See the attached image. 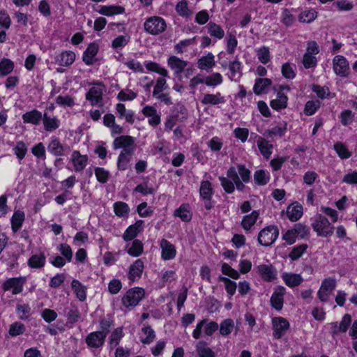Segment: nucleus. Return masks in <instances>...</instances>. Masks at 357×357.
Returning a JSON list of instances; mask_svg holds the SVG:
<instances>
[{
	"label": "nucleus",
	"instance_id": "nucleus-57",
	"mask_svg": "<svg viewBox=\"0 0 357 357\" xmlns=\"http://www.w3.org/2000/svg\"><path fill=\"white\" fill-rule=\"evenodd\" d=\"M146 68L147 70L155 72L164 77H167L168 75L167 70L165 68H161L158 63L154 62H148L146 63Z\"/></svg>",
	"mask_w": 357,
	"mask_h": 357
},
{
	"label": "nucleus",
	"instance_id": "nucleus-46",
	"mask_svg": "<svg viewBox=\"0 0 357 357\" xmlns=\"http://www.w3.org/2000/svg\"><path fill=\"white\" fill-rule=\"evenodd\" d=\"M200 196L204 199H211L213 194V189L211 182L208 181H204L201 183L199 188Z\"/></svg>",
	"mask_w": 357,
	"mask_h": 357
},
{
	"label": "nucleus",
	"instance_id": "nucleus-44",
	"mask_svg": "<svg viewBox=\"0 0 357 357\" xmlns=\"http://www.w3.org/2000/svg\"><path fill=\"white\" fill-rule=\"evenodd\" d=\"M14 63L8 59H3L0 61V76L4 77L10 74L14 69Z\"/></svg>",
	"mask_w": 357,
	"mask_h": 357
},
{
	"label": "nucleus",
	"instance_id": "nucleus-24",
	"mask_svg": "<svg viewBox=\"0 0 357 357\" xmlns=\"http://www.w3.org/2000/svg\"><path fill=\"white\" fill-rule=\"evenodd\" d=\"M42 119V113L37 109L26 112L22 115V119L24 123H30L33 125H38Z\"/></svg>",
	"mask_w": 357,
	"mask_h": 357
},
{
	"label": "nucleus",
	"instance_id": "nucleus-29",
	"mask_svg": "<svg viewBox=\"0 0 357 357\" xmlns=\"http://www.w3.org/2000/svg\"><path fill=\"white\" fill-rule=\"evenodd\" d=\"M46 257L43 253L32 255L28 260V265L32 268H41L44 267Z\"/></svg>",
	"mask_w": 357,
	"mask_h": 357
},
{
	"label": "nucleus",
	"instance_id": "nucleus-9",
	"mask_svg": "<svg viewBox=\"0 0 357 357\" xmlns=\"http://www.w3.org/2000/svg\"><path fill=\"white\" fill-rule=\"evenodd\" d=\"M24 280L21 278H13L7 280L3 284L4 291L12 289L13 294H18L22 291Z\"/></svg>",
	"mask_w": 357,
	"mask_h": 357
},
{
	"label": "nucleus",
	"instance_id": "nucleus-43",
	"mask_svg": "<svg viewBox=\"0 0 357 357\" xmlns=\"http://www.w3.org/2000/svg\"><path fill=\"white\" fill-rule=\"evenodd\" d=\"M114 211L118 217H127L130 208L128 205L123 202H116L114 204Z\"/></svg>",
	"mask_w": 357,
	"mask_h": 357
},
{
	"label": "nucleus",
	"instance_id": "nucleus-11",
	"mask_svg": "<svg viewBox=\"0 0 357 357\" xmlns=\"http://www.w3.org/2000/svg\"><path fill=\"white\" fill-rule=\"evenodd\" d=\"M71 161L75 172H82L88 164V156L82 155L79 151H75L71 155Z\"/></svg>",
	"mask_w": 357,
	"mask_h": 357
},
{
	"label": "nucleus",
	"instance_id": "nucleus-27",
	"mask_svg": "<svg viewBox=\"0 0 357 357\" xmlns=\"http://www.w3.org/2000/svg\"><path fill=\"white\" fill-rule=\"evenodd\" d=\"M257 146L263 156L268 159L272 153L273 144L266 139L259 137L257 140Z\"/></svg>",
	"mask_w": 357,
	"mask_h": 357
},
{
	"label": "nucleus",
	"instance_id": "nucleus-62",
	"mask_svg": "<svg viewBox=\"0 0 357 357\" xmlns=\"http://www.w3.org/2000/svg\"><path fill=\"white\" fill-rule=\"evenodd\" d=\"M219 180L220 181L221 185L226 192L230 194L234 191V183L232 181L224 176H220Z\"/></svg>",
	"mask_w": 357,
	"mask_h": 357
},
{
	"label": "nucleus",
	"instance_id": "nucleus-48",
	"mask_svg": "<svg viewBox=\"0 0 357 357\" xmlns=\"http://www.w3.org/2000/svg\"><path fill=\"white\" fill-rule=\"evenodd\" d=\"M234 328V322L231 319H225L220 326V333L223 336L229 335Z\"/></svg>",
	"mask_w": 357,
	"mask_h": 357
},
{
	"label": "nucleus",
	"instance_id": "nucleus-23",
	"mask_svg": "<svg viewBox=\"0 0 357 357\" xmlns=\"http://www.w3.org/2000/svg\"><path fill=\"white\" fill-rule=\"evenodd\" d=\"M287 96L282 92L278 91L277 98L271 101L270 105L272 109L278 111L285 109L287 107Z\"/></svg>",
	"mask_w": 357,
	"mask_h": 357
},
{
	"label": "nucleus",
	"instance_id": "nucleus-14",
	"mask_svg": "<svg viewBox=\"0 0 357 357\" xmlns=\"http://www.w3.org/2000/svg\"><path fill=\"white\" fill-rule=\"evenodd\" d=\"M105 336L98 331L89 333L86 337V344L91 348H99L105 342Z\"/></svg>",
	"mask_w": 357,
	"mask_h": 357
},
{
	"label": "nucleus",
	"instance_id": "nucleus-36",
	"mask_svg": "<svg viewBox=\"0 0 357 357\" xmlns=\"http://www.w3.org/2000/svg\"><path fill=\"white\" fill-rule=\"evenodd\" d=\"M259 217V213L253 211L250 214L245 215L241 222L242 227L245 230H249L253 226Z\"/></svg>",
	"mask_w": 357,
	"mask_h": 357
},
{
	"label": "nucleus",
	"instance_id": "nucleus-54",
	"mask_svg": "<svg viewBox=\"0 0 357 357\" xmlns=\"http://www.w3.org/2000/svg\"><path fill=\"white\" fill-rule=\"evenodd\" d=\"M281 72L282 75L289 79H292L296 77L294 66L289 63H285L282 66Z\"/></svg>",
	"mask_w": 357,
	"mask_h": 357
},
{
	"label": "nucleus",
	"instance_id": "nucleus-31",
	"mask_svg": "<svg viewBox=\"0 0 357 357\" xmlns=\"http://www.w3.org/2000/svg\"><path fill=\"white\" fill-rule=\"evenodd\" d=\"M73 290L76 294L77 298L80 301H84L86 298V288L79 280H73L71 283Z\"/></svg>",
	"mask_w": 357,
	"mask_h": 357
},
{
	"label": "nucleus",
	"instance_id": "nucleus-42",
	"mask_svg": "<svg viewBox=\"0 0 357 357\" xmlns=\"http://www.w3.org/2000/svg\"><path fill=\"white\" fill-rule=\"evenodd\" d=\"M317 17V13L314 9L301 12L298 15V21L301 23H310Z\"/></svg>",
	"mask_w": 357,
	"mask_h": 357
},
{
	"label": "nucleus",
	"instance_id": "nucleus-35",
	"mask_svg": "<svg viewBox=\"0 0 357 357\" xmlns=\"http://www.w3.org/2000/svg\"><path fill=\"white\" fill-rule=\"evenodd\" d=\"M44 128L46 131H53L57 129L59 126V121L56 117H51L46 113L44 114L43 117Z\"/></svg>",
	"mask_w": 357,
	"mask_h": 357
},
{
	"label": "nucleus",
	"instance_id": "nucleus-1",
	"mask_svg": "<svg viewBox=\"0 0 357 357\" xmlns=\"http://www.w3.org/2000/svg\"><path fill=\"white\" fill-rule=\"evenodd\" d=\"M312 227L319 236L329 237L334 232V226L328 220L321 214H317L314 217L312 223Z\"/></svg>",
	"mask_w": 357,
	"mask_h": 357
},
{
	"label": "nucleus",
	"instance_id": "nucleus-53",
	"mask_svg": "<svg viewBox=\"0 0 357 357\" xmlns=\"http://www.w3.org/2000/svg\"><path fill=\"white\" fill-rule=\"evenodd\" d=\"M13 150L15 151V154L20 160L24 158L27 152L26 146L22 141L17 142L16 145L14 147Z\"/></svg>",
	"mask_w": 357,
	"mask_h": 357
},
{
	"label": "nucleus",
	"instance_id": "nucleus-22",
	"mask_svg": "<svg viewBox=\"0 0 357 357\" xmlns=\"http://www.w3.org/2000/svg\"><path fill=\"white\" fill-rule=\"evenodd\" d=\"M282 278L284 283L289 287H294L300 285L303 279L300 274L284 273Z\"/></svg>",
	"mask_w": 357,
	"mask_h": 357
},
{
	"label": "nucleus",
	"instance_id": "nucleus-19",
	"mask_svg": "<svg viewBox=\"0 0 357 357\" xmlns=\"http://www.w3.org/2000/svg\"><path fill=\"white\" fill-rule=\"evenodd\" d=\"M75 59V54L72 51H65L57 55L55 61L59 66H70Z\"/></svg>",
	"mask_w": 357,
	"mask_h": 357
},
{
	"label": "nucleus",
	"instance_id": "nucleus-7",
	"mask_svg": "<svg viewBox=\"0 0 357 357\" xmlns=\"http://www.w3.org/2000/svg\"><path fill=\"white\" fill-rule=\"evenodd\" d=\"M273 326V336L276 339H280L289 328V321L283 317H275L272 320Z\"/></svg>",
	"mask_w": 357,
	"mask_h": 357
},
{
	"label": "nucleus",
	"instance_id": "nucleus-6",
	"mask_svg": "<svg viewBox=\"0 0 357 357\" xmlns=\"http://www.w3.org/2000/svg\"><path fill=\"white\" fill-rule=\"evenodd\" d=\"M135 139L131 136L121 135L114 141V148L115 149H121V152H135Z\"/></svg>",
	"mask_w": 357,
	"mask_h": 357
},
{
	"label": "nucleus",
	"instance_id": "nucleus-38",
	"mask_svg": "<svg viewBox=\"0 0 357 357\" xmlns=\"http://www.w3.org/2000/svg\"><path fill=\"white\" fill-rule=\"evenodd\" d=\"M24 220V213L22 211H17L14 213L11 218L12 229L14 232H17L22 227Z\"/></svg>",
	"mask_w": 357,
	"mask_h": 357
},
{
	"label": "nucleus",
	"instance_id": "nucleus-8",
	"mask_svg": "<svg viewBox=\"0 0 357 357\" xmlns=\"http://www.w3.org/2000/svg\"><path fill=\"white\" fill-rule=\"evenodd\" d=\"M333 70L336 75L345 77L349 73V63L343 56H335L333 60Z\"/></svg>",
	"mask_w": 357,
	"mask_h": 357
},
{
	"label": "nucleus",
	"instance_id": "nucleus-47",
	"mask_svg": "<svg viewBox=\"0 0 357 357\" xmlns=\"http://www.w3.org/2000/svg\"><path fill=\"white\" fill-rule=\"evenodd\" d=\"M144 251V245L141 241L135 239L132 243V246L128 250V253L132 257L140 256Z\"/></svg>",
	"mask_w": 357,
	"mask_h": 357
},
{
	"label": "nucleus",
	"instance_id": "nucleus-40",
	"mask_svg": "<svg viewBox=\"0 0 357 357\" xmlns=\"http://www.w3.org/2000/svg\"><path fill=\"white\" fill-rule=\"evenodd\" d=\"M65 313L67 317V322L71 324L77 322L80 318V312L77 307L75 306L66 308Z\"/></svg>",
	"mask_w": 357,
	"mask_h": 357
},
{
	"label": "nucleus",
	"instance_id": "nucleus-45",
	"mask_svg": "<svg viewBox=\"0 0 357 357\" xmlns=\"http://www.w3.org/2000/svg\"><path fill=\"white\" fill-rule=\"evenodd\" d=\"M270 179L269 173L264 169L257 170L255 172L254 180L259 185H266Z\"/></svg>",
	"mask_w": 357,
	"mask_h": 357
},
{
	"label": "nucleus",
	"instance_id": "nucleus-52",
	"mask_svg": "<svg viewBox=\"0 0 357 357\" xmlns=\"http://www.w3.org/2000/svg\"><path fill=\"white\" fill-rule=\"evenodd\" d=\"M185 118L186 117L183 116L182 119H179L178 114L168 116L165 123V130L170 131L178 121H182L183 119Z\"/></svg>",
	"mask_w": 357,
	"mask_h": 357
},
{
	"label": "nucleus",
	"instance_id": "nucleus-3",
	"mask_svg": "<svg viewBox=\"0 0 357 357\" xmlns=\"http://www.w3.org/2000/svg\"><path fill=\"white\" fill-rule=\"evenodd\" d=\"M144 289L139 287L129 289L122 298L123 305L127 307H134L144 297Z\"/></svg>",
	"mask_w": 357,
	"mask_h": 357
},
{
	"label": "nucleus",
	"instance_id": "nucleus-32",
	"mask_svg": "<svg viewBox=\"0 0 357 357\" xmlns=\"http://www.w3.org/2000/svg\"><path fill=\"white\" fill-rule=\"evenodd\" d=\"M287 214L291 221H297L303 215V207L300 204L289 206L287 210Z\"/></svg>",
	"mask_w": 357,
	"mask_h": 357
},
{
	"label": "nucleus",
	"instance_id": "nucleus-10",
	"mask_svg": "<svg viewBox=\"0 0 357 357\" xmlns=\"http://www.w3.org/2000/svg\"><path fill=\"white\" fill-rule=\"evenodd\" d=\"M257 268L263 280L271 282L276 278V271L271 264H261Z\"/></svg>",
	"mask_w": 357,
	"mask_h": 357
},
{
	"label": "nucleus",
	"instance_id": "nucleus-37",
	"mask_svg": "<svg viewBox=\"0 0 357 357\" xmlns=\"http://www.w3.org/2000/svg\"><path fill=\"white\" fill-rule=\"evenodd\" d=\"M207 29L208 33L218 39L223 38L225 36V31L218 24L215 22H210L207 24Z\"/></svg>",
	"mask_w": 357,
	"mask_h": 357
},
{
	"label": "nucleus",
	"instance_id": "nucleus-33",
	"mask_svg": "<svg viewBox=\"0 0 357 357\" xmlns=\"http://www.w3.org/2000/svg\"><path fill=\"white\" fill-rule=\"evenodd\" d=\"M272 84V81L268 78H259L255 81L253 87L254 93L256 95L261 94L264 90Z\"/></svg>",
	"mask_w": 357,
	"mask_h": 357
},
{
	"label": "nucleus",
	"instance_id": "nucleus-26",
	"mask_svg": "<svg viewBox=\"0 0 357 357\" xmlns=\"http://www.w3.org/2000/svg\"><path fill=\"white\" fill-rule=\"evenodd\" d=\"M98 51V46L96 43H91L83 54V61L86 65H91L93 63V58L97 54Z\"/></svg>",
	"mask_w": 357,
	"mask_h": 357
},
{
	"label": "nucleus",
	"instance_id": "nucleus-56",
	"mask_svg": "<svg viewBox=\"0 0 357 357\" xmlns=\"http://www.w3.org/2000/svg\"><path fill=\"white\" fill-rule=\"evenodd\" d=\"M95 174L100 183H105L108 181L109 172L102 167H96Z\"/></svg>",
	"mask_w": 357,
	"mask_h": 357
},
{
	"label": "nucleus",
	"instance_id": "nucleus-51",
	"mask_svg": "<svg viewBox=\"0 0 357 357\" xmlns=\"http://www.w3.org/2000/svg\"><path fill=\"white\" fill-rule=\"evenodd\" d=\"M222 82V77L219 73H213L205 77V84L207 86H215Z\"/></svg>",
	"mask_w": 357,
	"mask_h": 357
},
{
	"label": "nucleus",
	"instance_id": "nucleus-49",
	"mask_svg": "<svg viewBox=\"0 0 357 357\" xmlns=\"http://www.w3.org/2000/svg\"><path fill=\"white\" fill-rule=\"evenodd\" d=\"M307 249V245L306 244H301L300 245L295 246L289 254V257L292 261H296L303 255Z\"/></svg>",
	"mask_w": 357,
	"mask_h": 357
},
{
	"label": "nucleus",
	"instance_id": "nucleus-64",
	"mask_svg": "<svg viewBox=\"0 0 357 357\" xmlns=\"http://www.w3.org/2000/svg\"><path fill=\"white\" fill-rule=\"evenodd\" d=\"M137 97V93L130 89L121 90L117 98L121 101L132 100Z\"/></svg>",
	"mask_w": 357,
	"mask_h": 357
},
{
	"label": "nucleus",
	"instance_id": "nucleus-61",
	"mask_svg": "<svg viewBox=\"0 0 357 357\" xmlns=\"http://www.w3.org/2000/svg\"><path fill=\"white\" fill-rule=\"evenodd\" d=\"M25 331L24 325L20 322H15L10 325L9 334L11 336H17L24 333Z\"/></svg>",
	"mask_w": 357,
	"mask_h": 357
},
{
	"label": "nucleus",
	"instance_id": "nucleus-30",
	"mask_svg": "<svg viewBox=\"0 0 357 357\" xmlns=\"http://www.w3.org/2000/svg\"><path fill=\"white\" fill-rule=\"evenodd\" d=\"M196 350L199 357H215L214 351L207 346L204 341L197 342Z\"/></svg>",
	"mask_w": 357,
	"mask_h": 357
},
{
	"label": "nucleus",
	"instance_id": "nucleus-18",
	"mask_svg": "<svg viewBox=\"0 0 357 357\" xmlns=\"http://www.w3.org/2000/svg\"><path fill=\"white\" fill-rule=\"evenodd\" d=\"M143 114L149 117V123L153 127H156L160 123V116L157 113V110L152 106L147 105L142 109Z\"/></svg>",
	"mask_w": 357,
	"mask_h": 357
},
{
	"label": "nucleus",
	"instance_id": "nucleus-12",
	"mask_svg": "<svg viewBox=\"0 0 357 357\" xmlns=\"http://www.w3.org/2000/svg\"><path fill=\"white\" fill-rule=\"evenodd\" d=\"M144 268V261L141 259H137L130 266L128 279L132 282L139 280L142 275Z\"/></svg>",
	"mask_w": 357,
	"mask_h": 357
},
{
	"label": "nucleus",
	"instance_id": "nucleus-16",
	"mask_svg": "<svg viewBox=\"0 0 357 357\" xmlns=\"http://www.w3.org/2000/svg\"><path fill=\"white\" fill-rule=\"evenodd\" d=\"M168 65L174 71L175 75L179 77L188 66V62L180 59L176 56H172L168 59Z\"/></svg>",
	"mask_w": 357,
	"mask_h": 357
},
{
	"label": "nucleus",
	"instance_id": "nucleus-4",
	"mask_svg": "<svg viewBox=\"0 0 357 357\" xmlns=\"http://www.w3.org/2000/svg\"><path fill=\"white\" fill-rule=\"evenodd\" d=\"M279 236V230L276 227L268 226L260 231L258 241L263 246L272 245Z\"/></svg>",
	"mask_w": 357,
	"mask_h": 357
},
{
	"label": "nucleus",
	"instance_id": "nucleus-2",
	"mask_svg": "<svg viewBox=\"0 0 357 357\" xmlns=\"http://www.w3.org/2000/svg\"><path fill=\"white\" fill-rule=\"evenodd\" d=\"M166 27L165 20L158 16L150 17L144 23V30L151 35H158L164 32Z\"/></svg>",
	"mask_w": 357,
	"mask_h": 357
},
{
	"label": "nucleus",
	"instance_id": "nucleus-39",
	"mask_svg": "<svg viewBox=\"0 0 357 357\" xmlns=\"http://www.w3.org/2000/svg\"><path fill=\"white\" fill-rule=\"evenodd\" d=\"M174 215L179 217L183 221L188 222L192 218V213L188 204H182L174 211Z\"/></svg>",
	"mask_w": 357,
	"mask_h": 357
},
{
	"label": "nucleus",
	"instance_id": "nucleus-63",
	"mask_svg": "<svg viewBox=\"0 0 357 357\" xmlns=\"http://www.w3.org/2000/svg\"><path fill=\"white\" fill-rule=\"evenodd\" d=\"M336 287V280L333 278H325L320 287V289L329 292H332Z\"/></svg>",
	"mask_w": 357,
	"mask_h": 357
},
{
	"label": "nucleus",
	"instance_id": "nucleus-5",
	"mask_svg": "<svg viewBox=\"0 0 357 357\" xmlns=\"http://www.w3.org/2000/svg\"><path fill=\"white\" fill-rule=\"evenodd\" d=\"M104 85L98 82L95 84L86 93V99L89 100L92 106H102Z\"/></svg>",
	"mask_w": 357,
	"mask_h": 357
},
{
	"label": "nucleus",
	"instance_id": "nucleus-17",
	"mask_svg": "<svg viewBox=\"0 0 357 357\" xmlns=\"http://www.w3.org/2000/svg\"><path fill=\"white\" fill-rule=\"evenodd\" d=\"M144 221L139 220L136 222L129 226L123 235V238L126 241L134 239L142 229Z\"/></svg>",
	"mask_w": 357,
	"mask_h": 357
},
{
	"label": "nucleus",
	"instance_id": "nucleus-59",
	"mask_svg": "<svg viewBox=\"0 0 357 357\" xmlns=\"http://www.w3.org/2000/svg\"><path fill=\"white\" fill-rule=\"evenodd\" d=\"M142 330L143 333L146 335L145 338L141 340L143 344H148L151 343L155 337L154 331L150 326H144Z\"/></svg>",
	"mask_w": 357,
	"mask_h": 357
},
{
	"label": "nucleus",
	"instance_id": "nucleus-41",
	"mask_svg": "<svg viewBox=\"0 0 357 357\" xmlns=\"http://www.w3.org/2000/svg\"><path fill=\"white\" fill-rule=\"evenodd\" d=\"M229 68L231 72L230 78L231 80L236 81L241 77V63L240 61L235 60L232 62H230Z\"/></svg>",
	"mask_w": 357,
	"mask_h": 357
},
{
	"label": "nucleus",
	"instance_id": "nucleus-34",
	"mask_svg": "<svg viewBox=\"0 0 357 357\" xmlns=\"http://www.w3.org/2000/svg\"><path fill=\"white\" fill-rule=\"evenodd\" d=\"M124 11L125 8L120 6H100L98 13L104 15L111 16L113 15L121 14L124 13Z\"/></svg>",
	"mask_w": 357,
	"mask_h": 357
},
{
	"label": "nucleus",
	"instance_id": "nucleus-20",
	"mask_svg": "<svg viewBox=\"0 0 357 357\" xmlns=\"http://www.w3.org/2000/svg\"><path fill=\"white\" fill-rule=\"evenodd\" d=\"M47 150L55 156H62L65 155V149L59 139L56 137H52L47 146Z\"/></svg>",
	"mask_w": 357,
	"mask_h": 357
},
{
	"label": "nucleus",
	"instance_id": "nucleus-58",
	"mask_svg": "<svg viewBox=\"0 0 357 357\" xmlns=\"http://www.w3.org/2000/svg\"><path fill=\"white\" fill-rule=\"evenodd\" d=\"M320 106V102L318 100L313 101V100H309L306 102L305 105V114L306 115L310 116L314 114L317 109Z\"/></svg>",
	"mask_w": 357,
	"mask_h": 357
},
{
	"label": "nucleus",
	"instance_id": "nucleus-15",
	"mask_svg": "<svg viewBox=\"0 0 357 357\" xmlns=\"http://www.w3.org/2000/svg\"><path fill=\"white\" fill-rule=\"evenodd\" d=\"M285 288L278 287L271 298V303L273 307L277 310H280L283 306V297L285 294Z\"/></svg>",
	"mask_w": 357,
	"mask_h": 357
},
{
	"label": "nucleus",
	"instance_id": "nucleus-60",
	"mask_svg": "<svg viewBox=\"0 0 357 357\" xmlns=\"http://www.w3.org/2000/svg\"><path fill=\"white\" fill-rule=\"evenodd\" d=\"M334 149L339 156L342 159L348 158L351 156V153L347 148L341 142H337L334 145Z\"/></svg>",
	"mask_w": 357,
	"mask_h": 357
},
{
	"label": "nucleus",
	"instance_id": "nucleus-13",
	"mask_svg": "<svg viewBox=\"0 0 357 357\" xmlns=\"http://www.w3.org/2000/svg\"><path fill=\"white\" fill-rule=\"evenodd\" d=\"M162 250L161 256L165 260H170L175 257L176 251L175 247L167 239L162 238L160 241Z\"/></svg>",
	"mask_w": 357,
	"mask_h": 357
},
{
	"label": "nucleus",
	"instance_id": "nucleus-21",
	"mask_svg": "<svg viewBox=\"0 0 357 357\" xmlns=\"http://www.w3.org/2000/svg\"><path fill=\"white\" fill-rule=\"evenodd\" d=\"M215 65V56L212 53L203 56L197 61V66L200 70H208Z\"/></svg>",
	"mask_w": 357,
	"mask_h": 357
},
{
	"label": "nucleus",
	"instance_id": "nucleus-55",
	"mask_svg": "<svg viewBox=\"0 0 357 357\" xmlns=\"http://www.w3.org/2000/svg\"><path fill=\"white\" fill-rule=\"evenodd\" d=\"M295 20V17L291 13V12L288 9L284 8L282 10L281 21L285 26H291L294 23Z\"/></svg>",
	"mask_w": 357,
	"mask_h": 357
},
{
	"label": "nucleus",
	"instance_id": "nucleus-50",
	"mask_svg": "<svg viewBox=\"0 0 357 357\" xmlns=\"http://www.w3.org/2000/svg\"><path fill=\"white\" fill-rule=\"evenodd\" d=\"M257 56L259 59V61L264 63L266 64L268 63L271 60V54L269 52V48L266 46H263L260 48H259L257 50Z\"/></svg>",
	"mask_w": 357,
	"mask_h": 357
},
{
	"label": "nucleus",
	"instance_id": "nucleus-25",
	"mask_svg": "<svg viewBox=\"0 0 357 357\" xmlns=\"http://www.w3.org/2000/svg\"><path fill=\"white\" fill-rule=\"evenodd\" d=\"M135 152H121L117 160V168L120 171L127 169L128 164L132 160Z\"/></svg>",
	"mask_w": 357,
	"mask_h": 357
},
{
	"label": "nucleus",
	"instance_id": "nucleus-28",
	"mask_svg": "<svg viewBox=\"0 0 357 357\" xmlns=\"http://www.w3.org/2000/svg\"><path fill=\"white\" fill-rule=\"evenodd\" d=\"M225 102V98L221 96L220 93H217L216 94L206 93L201 100L203 105H218L222 104Z\"/></svg>",
	"mask_w": 357,
	"mask_h": 357
}]
</instances>
